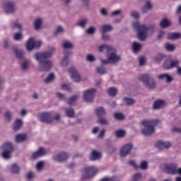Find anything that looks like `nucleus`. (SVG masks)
<instances>
[{"instance_id": "nucleus-1", "label": "nucleus", "mask_w": 181, "mask_h": 181, "mask_svg": "<svg viewBox=\"0 0 181 181\" xmlns=\"http://www.w3.org/2000/svg\"><path fill=\"white\" fill-rule=\"evenodd\" d=\"M53 53L51 52H38L35 54V59L40 63V66H41V70L42 71H49L50 69H52V62L47 60L46 59H49V57H52Z\"/></svg>"}, {"instance_id": "nucleus-33", "label": "nucleus", "mask_w": 181, "mask_h": 181, "mask_svg": "<svg viewBox=\"0 0 181 181\" xmlns=\"http://www.w3.org/2000/svg\"><path fill=\"white\" fill-rule=\"evenodd\" d=\"M15 54L18 59H22V57H23L25 55V53L21 49H16Z\"/></svg>"}, {"instance_id": "nucleus-2", "label": "nucleus", "mask_w": 181, "mask_h": 181, "mask_svg": "<svg viewBox=\"0 0 181 181\" xmlns=\"http://www.w3.org/2000/svg\"><path fill=\"white\" fill-rule=\"evenodd\" d=\"M141 124L144 127L142 130L143 135H145V136H149L155 133V127L158 124H160V121H159V119H146L143 120Z\"/></svg>"}, {"instance_id": "nucleus-60", "label": "nucleus", "mask_w": 181, "mask_h": 181, "mask_svg": "<svg viewBox=\"0 0 181 181\" xmlns=\"http://www.w3.org/2000/svg\"><path fill=\"white\" fill-rule=\"evenodd\" d=\"M13 28H15L16 29H22V25L18 23V22H15L13 23Z\"/></svg>"}, {"instance_id": "nucleus-4", "label": "nucleus", "mask_w": 181, "mask_h": 181, "mask_svg": "<svg viewBox=\"0 0 181 181\" xmlns=\"http://www.w3.org/2000/svg\"><path fill=\"white\" fill-rule=\"evenodd\" d=\"M139 80H140V81H142V83H144V84L148 88H155V87H156V83L155 82L153 78H152L148 74L140 76L139 77Z\"/></svg>"}, {"instance_id": "nucleus-18", "label": "nucleus", "mask_w": 181, "mask_h": 181, "mask_svg": "<svg viewBox=\"0 0 181 181\" xmlns=\"http://www.w3.org/2000/svg\"><path fill=\"white\" fill-rule=\"evenodd\" d=\"M99 52H103V50H107V54H110V52H114V47L110 45H102L98 47Z\"/></svg>"}, {"instance_id": "nucleus-55", "label": "nucleus", "mask_w": 181, "mask_h": 181, "mask_svg": "<svg viewBox=\"0 0 181 181\" xmlns=\"http://www.w3.org/2000/svg\"><path fill=\"white\" fill-rule=\"evenodd\" d=\"M129 165H130V166H133L134 169H139V166L136 165L134 160H130L129 162Z\"/></svg>"}, {"instance_id": "nucleus-27", "label": "nucleus", "mask_w": 181, "mask_h": 181, "mask_svg": "<svg viewBox=\"0 0 181 181\" xmlns=\"http://www.w3.org/2000/svg\"><path fill=\"white\" fill-rule=\"evenodd\" d=\"M28 136L26 134H18L16 136V142H23V141H26Z\"/></svg>"}, {"instance_id": "nucleus-40", "label": "nucleus", "mask_w": 181, "mask_h": 181, "mask_svg": "<svg viewBox=\"0 0 181 181\" xmlns=\"http://www.w3.org/2000/svg\"><path fill=\"white\" fill-rule=\"evenodd\" d=\"M114 117H115V119H119V120H122V119H124V118H125L124 115H122V113H119V112L115 113Z\"/></svg>"}, {"instance_id": "nucleus-11", "label": "nucleus", "mask_w": 181, "mask_h": 181, "mask_svg": "<svg viewBox=\"0 0 181 181\" xmlns=\"http://www.w3.org/2000/svg\"><path fill=\"white\" fill-rule=\"evenodd\" d=\"M69 73H70L72 80L76 83H80V81H81V76H80V74H78V72H77L74 66H71L69 69Z\"/></svg>"}, {"instance_id": "nucleus-38", "label": "nucleus", "mask_w": 181, "mask_h": 181, "mask_svg": "<svg viewBox=\"0 0 181 181\" xmlns=\"http://www.w3.org/2000/svg\"><path fill=\"white\" fill-rule=\"evenodd\" d=\"M165 57V55L162 54H158L157 56L154 58V61L156 63H160L162 60H163V58Z\"/></svg>"}, {"instance_id": "nucleus-45", "label": "nucleus", "mask_w": 181, "mask_h": 181, "mask_svg": "<svg viewBox=\"0 0 181 181\" xmlns=\"http://www.w3.org/2000/svg\"><path fill=\"white\" fill-rule=\"evenodd\" d=\"M86 23H87V19L80 20L78 25L81 26V28H86Z\"/></svg>"}, {"instance_id": "nucleus-15", "label": "nucleus", "mask_w": 181, "mask_h": 181, "mask_svg": "<svg viewBox=\"0 0 181 181\" xmlns=\"http://www.w3.org/2000/svg\"><path fill=\"white\" fill-rule=\"evenodd\" d=\"M170 142L169 141H158L156 144V147L158 149H168V148H170Z\"/></svg>"}, {"instance_id": "nucleus-5", "label": "nucleus", "mask_w": 181, "mask_h": 181, "mask_svg": "<svg viewBox=\"0 0 181 181\" xmlns=\"http://www.w3.org/2000/svg\"><path fill=\"white\" fill-rule=\"evenodd\" d=\"M98 172V169L95 167H87L83 170V176L82 177L83 180H87L93 177L94 175Z\"/></svg>"}, {"instance_id": "nucleus-20", "label": "nucleus", "mask_w": 181, "mask_h": 181, "mask_svg": "<svg viewBox=\"0 0 181 181\" xmlns=\"http://www.w3.org/2000/svg\"><path fill=\"white\" fill-rule=\"evenodd\" d=\"M159 80H165L167 83H172L173 81V78L167 74H163L158 76Z\"/></svg>"}, {"instance_id": "nucleus-6", "label": "nucleus", "mask_w": 181, "mask_h": 181, "mask_svg": "<svg viewBox=\"0 0 181 181\" xmlns=\"http://www.w3.org/2000/svg\"><path fill=\"white\" fill-rule=\"evenodd\" d=\"M2 149H4L2 153V156L4 159H9L11 158V154L13 152V146L12 143H5L2 146Z\"/></svg>"}, {"instance_id": "nucleus-7", "label": "nucleus", "mask_w": 181, "mask_h": 181, "mask_svg": "<svg viewBox=\"0 0 181 181\" xmlns=\"http://www.w3.org/2000/svg\"><path fill=\"white\" fill-rule=\"evenodd\" d=\"M42 46V41H35L34 37H30L26 43L27 50H33V49H40Z\"/></svg>"}, {"instance_id": "nucleus-50", "label": "nucleus", "mask_w": 181, "mask_h": 181, "mask_svg": "<svg viewBox=\"0 0 181 181\" xmlns=\"http://www.w3.org/2000/svg\"><path fill=\"white\" fill-rule=\"evenodd\" d=\"M142 177V175H141V173H136L134 176H133V181H138L139 180V179H141Z\"/></svg>"}, {"instance_id": "nucleus-48", "label": "nucleus", "mask_w": 181, "mask_h": 181, "mask_svg": "<svg viewBox=\"0 0 181 181\" xmlns=\"http://www.w3.org/2000/svg\"><path fill=\"white\" fill-rule=\"evenodd\" d=\"M63 47L64 49H71V47H73V45L70 42H65L63 44Z\"/></svg>"}, {"instance_id": "nucleus-34", "label": "nucleus", "mask_w": 181, "mask_h": 181, "mask_svg": "<svg viewBox=\"0 0 181 181\" xmlns=\"http://www.w3.org/2000/svg\"><path fill=\"white\" fill-rule=\"evenodd\" d=\"M115 135L117 136V138H124V136H125V131L117 130L115 132Z\"/></svg>"}, {"instance_id": "nucleus-47", "label": "nucleus", "mask_w": 181, "mask_h": 181, "mask_svg": "<svg viewBox=\"0 0 181 181\" xmlns=\"http://www.w3.org/2000/svg\"><path fill=\"white\" fill-rule=\"evenodd\" d=\"M96 71L98 74H105L106 73L105 69L103 66L96 68Z\"/></svg>"}, {"instance_id": "nucleus-62", "label": "nucleus", "mask_w": 181, "mask_h": 181, "mask_svg": "<svg viewBox=\"0 0 181 181\" xmlns=\"http://www.w3.org/2000/svg\"><path fill=\"white\" fill-rule=\"evenodd\" d=\"M43 165H44L43 162H42V161L38 162L37 164V169H38V170L42 169Z\"/></svg>"}, {"instance_id": "nucleus-58", "label": "nucleus", "mask_w": 181, "mask_h": 181, "mask_svg": "<svg viewBox=\"0 0 181 181\" xmlns=\"http://www.w3.org/2000/svg\"><path fill=\"white\" fill-rule=\"evenodd\" d=\"M26 177L28 180H32L33 179V173L30 172L26 174Z\"/></svg>"}, {"instance_id": "nucleus-57", "label": "nucleus", "mask_w": 181, "mask_h": 181, "mask_svg": "<svg viewBox=\"0 0 181 181\" xmlns=\"http://www.w3.org/2000/svg\"><path fill=\"white\" fill-rule=\"evenodd\" d=\"M62 88L66 90V91H70V86L66 83L62 85Z\"/></svg>"}, {"instance_id": "nucleus-3", "label": "nucleus", "mask_w": 181, "mask_h": 181, "mask_svg": "<svg viewBox=\"0 0 181 181\" xmlns=\"http://www.w3.org/2000/svg\"><path fill=\"white\" fill-rule=\"evenodd\" d=\"M132 26L137 30L138 38L139 40L144 41L148 37V30H149V28L146 27V25H141V23L137 21L134 23Z\"/></svg>"}, {"instance_id": "nucleus-59", "label": "nucleus", "mask_w": 181, "mask_h": 181, "mask_svg": "<svg viewBox=\"0 0 181 181\" xmlns=\"http://www.w3.org/2000/svg\"><path fill=\"white\" fill-rule=\"evenodd\" d=\"M86 60H88V62H94L95 60V58H94V56L93 55H88Z\"/></svg>"}, {"instance_id": "nucleus-9", "label": "nucleus", "mask_w": 181, "mask_h": 181, "mask_svg": "<svg viewBox=\"0 0 181 181\" xmlns=\"http://www.w3.org/2000/svg\"><path fill=\"white\" fill-rule=\"evenodd\" d=\"M179 67V60L169 59L166 60L163 64V68L165 70H170V69H177Z\"/></svg>"}, {"instance_id": "nucleus-39", "label": "nucleus", "mask_w": 181, "mask_h": 181, "mask_svg": "<svg viewBox=\"0 0 181 181\" xmlns=\"http://www.w3.org/2000/svg\"><path fill=\"white\" fill-rule=\"evenodd\" d=\"M108 30H112V26L110 25H103L102 26L103 33H105V32H108Z\"/></svg>"}, {"instance_id": "nucleus-31", "label": "nucleus", "mask_w": 181, "mask_h": 181, "mask_svg": "<svg viewBox=\"0 0 181 181\" xmlns=\"http://www.w3.org/2000/svg\"><path fill=\"white\" fill-rule=\"evenodd\" d=\"M78 98V95H77L71 96L68 100L69 105H73V104H74V103L77 101Z\"/></svg>"}, {"instance_id": "nucleus-30", "label": "nucleus", "mask_w": 181, "mask_h": 181, "mask_svg": "<svg viewBox=\"0 0 181 181\" xmlns=\"http://www.w3.org/2000/svg\"><path fill=\"white\" fill-rule=\"evenodd\" d=\"M139 50H141V44H139L136 42H133V52L134 53H136V52H139Z\"/></svg>"}, {"instance_id": "nucleus-24", "label": "nucleus", "mask_w": 181, "mask_h": 181, "mask_svg": "<svg viewBox=\"0 0 181 181\" xmlns=\"http://www.w3.org/2000/svg\"><path fill=\"white\" fill-rule=\"evenodd\" d=\"M100 158H101V153H100L99 152H98L95 150H93L92 151L90 160H97V159H100Z\"/></svg>"}, {"instance_id": "nucleus-64", "label": "nucleus", "mask_w": 181, "mask_h": 181, "mask_svg": "<svg viewBox=\"0 0 181 181\" xmlns=\"http://www.w3.org/2000/svg\"><path fill=\"white\" fill-rule=\"evenodd\" d=\"M103 33L102 36L103 40H110V35H105L104 34V33Z\"/></svg>"}, {"instance_id": "nucleus-52", "label": "nucleus", "mask_w": 181, "mask_h": 181, "mask_svg": "<svg viewBox=\"0 0 181 181\" xmlns=\"http://www.w3.org/2000/svg\"><path fill=\"white\" fill-rule=\"evenodd\" d=\"M141 169H148V163L146 161H142L140 165Z\"/></svg>"}, {"instance_id": "nucleus-35", "label": "nucleus", "mask_w": 181, "mask_h": 181, "mask_svg": "<svg viewBox=\"0 0 181 181\" xmlns=\"http://www.w3.org/2000/svg\"><path fill=\"white\" fill-rule=\"evenodd\" d=\"M20 170H21V168H19V166H18L16 164H13L11 165L12 173L18 174V173H19Z\"/></svg>"}, {"instance_id": "nucleus-56", "label": "nucleus", "mask_w": 181, "mask_h": 181, "mask_svg": "<svg viewBox=\"0 0 181 181\" xmlns=\"http://www.w3.org/2000/svg\"><path fill=\"white\" fill-rule=\"evenodd\" d=\"M94 32H95V28H93V27H90L87 30H86V33H88V35H93V33H94Z\"/></svg>"}, {"instance_id": "nucleus-26", "label": "nucleus", "mask_w": 181, "mask_h": 181, "mask_svg": "<svg viewBox=\"0 0 181 181\" xmlns=\"http://www.w3.org/2000/svg\"><path fill=\"white\" fill-rule=\"evenodd\" d=\"M151 9H152V4H151V1H146L145 6L142 8L141 11L143 13H146V12L151 11Z\"/></svg>"}, {"instance_id": "nucleus-61", "label": "nucleus", "mask_w": 181, "mask_h": 181, "mask_svg": "<svg viewBox=\"0 0 181 181\" xmlns=\"http://www.w3.org/2000/svg\"><path fill=\"white\" fill-rule=\"evenodd\" d=\"M28 62H24L21 64V69H23V70H26V69H28Z\"/></svg>"}, {"instance_id": "nucleus-36", "label": "nucleus", "mask_w": 181, "mask_h": 181, "mask_svg": "<svg viewBox=\"0 0 181 181\" xmlns=\"http://www.w3.org/2000/svg\"><path fill=\"white\" fill-rule=\"evenodd\" d=\"M34 26L36 30L40 29V26H42V19L38 18L34 23Z\"/></svg>"}, {"instance_id": "nucleus-23", "label": "nucleus", "mask_w": 181, "mask_h": 181, "mask_svg": "<svg viewBox=\"0 0 181 181\" xmlns=\"http://www.w3.org/2000/svg\"><path fill=\"white\" fill-rule=\"evenodd\" d=\"M95 112H96V115H98L99 118L104 117V115L106 114L105 109H104V107H100L96 109Z\"/></svg>"}, {"instance_id": "nucleus-49", "label": "nucleus", "mask_w": 181, "mask_h": 181, "mask_svg": "<svg viewBox=\"0 0 181 181\" xmlns=\"http://www.w3.org/2000/svg\"><path fill=\"white\" fill-rule=\"evenodd\" d=\"M4 117L6 121H11V119H12V114L9 111L5 113Z\"/></svg>"}, {"instance_id": "nucleus-28", "label": "nucleus", "mask_w": 181, "mask_h": 181, "mask_svg": "<svg viewBox=\"0 0 181 181\" xmlns=\"http://www.w3.org/2000/svg\"><path fill=\"white\" fill-rule=\"evenodd\" d=\"M65 112L66 114V116L69 117V118H73L74 117V109L73 108H66L65 109Z\"/></svg>"}, {"instance_id": "nucleus-8", "label": "nucleus", "mask_w": 181, "mask_h": 181, "mask_svg": "<svg viewBox=\"0 0 181 181\" xmlns=\"http://www.w3.org/2000/svg\"><path fill=\"white\" fill-rule=\"evenodd\" d=\"M121 60V57L117 56L115 52L110 53L107 59H102L101 63L103 64H109V63H118Z\"/></svg>"}, {"instance_id": "nucleus-13", "label": "nucleus", "mask_w": 181, "mask_h": 181, "mask_svg": "<svg viewBox=\"0 0 181 181\" xmlns=\"http://www.w3.org/2000/svg\"><path fill=\"white\" fill-rule=\"evenodd\" d=\"M39 118L41 122H47V124L53 121V117H52V114L49 112L40 114L39 115Z\"/></svg>"}, {"instance_id": "nucleus-12", "label": "nucleus", "mask_w": 181, "mask_h": 181, "mask_svg": "<svg viewBox=\"0 0 181 181\" xmlns=\"http://www.w3.org/2000/svg\"><path fill=\"white\" fill-rule=\"evenodd\" d=\"M132 150V144H127L123 146L120 149V156L124 158L127 156V155L131 153V151Z\"/></svg>"}, {"instance_id": "nucleus-37", "label": "nucleus", "mask_w": 181, "mask_h": 181, "mask_svg": "<svg viewBox=\"0 0 181 181\" xmlns=\"http://www.w3.org/2000/svg\"><path fill=\"white\" fill-rule=\"evenodd\" d=\"M117 93H118V90L115 88H110L108 90V94L112 97L117 95Z\"/></svg>"}, {"instance_id": "nucleus-22", "label": "nucleus", "mask_w": 181, "mask_h": 181, "mask_svg": "<svg viewBox=\"0 0 181 181\" xmlns=\"http://www.w3.org/2000/svg\"><path fill=\"white\" fill-rule=\"evenodd\" d=\"M23 124V122L21 119H17L13 124V129L14 131H19L21 129V127Z\"/></svg>"}, {"instance_id": "nucleus-53", "label": "nucleus", "mask_w": 181, "mask_h": 181, "mask_svg": "<svg viewBox=\"0 0 181 181\" xmlns=\"http://www.w3.org/2000/svg\"><path fill=\"white\" fill-rule=\"evenodd\" d=\"M21 39H22V34L21 33H17L14 34L15 40H21Z\"/></svg>"}, {"instance_id": "nucleus-46", "label": "nucleus", "mask_w": 181, "mask_h": 181, "mask_svg": "<svg viewBox=\"0 0 181 181\" xmlns=\"http://www.w3.org/2000/svg\"><path fill=\"white\" fill-rule=\"evenodd\" d=\"M100 181H119L118 177H105L102 179Z\"/></svg>"}, {"instance_id": "nucleus-63", "label": "nucleus", "mask_w": 181, "mask_h": 181, "mask_svg": "<svg viewBox=\"0 0 181 181\" xmlns=\"http://www.w3.org/2000/svg\"><path fill=\"white\" fill-rule=\"evenodd\" d=\"M139 64L141 66H144V64H145V57H141L139 59Z\"/></svg>"}, {"instance_id": "nucleus-41", "label": "nucleus", "mask_w": 181, "mask_h": 181, "mask_svg": "<svg viewBox=\"0 0 181 181\" xmlns=\"http://www.w3.org/2000/svg\"><path fill=\"white\" fill-rule=\"evenodd\" d=\"M54 78V74L51 73L47 78L45 80V83H50V81H53V79Z\"/></svg>"}, {"instance_id": "nucleus-19", "label": "nucleus", "mask_w": 181, "mask_h": 181, "mask_svg": "<svg viewBox=\"0 0 181 181\" xmlns=\"http://www.w3.org/2000/svg\"><path fill=\"white\" fill-rule=\"evenodd\" d=\"M43 155H45V150L43 148L40 147L36 152L33 153V159H37V158H40V156H43Z\"/></svg>"}, {"instance_id": "nucleus-29", "label": "nucleus", "mask_w": 181, "mask_h": 181, "mask_svg": "<svg viewBox=\"0 0 181 181\" xmlns=\"http://www.w3.org/2000/svg\"><path fill=\"white\" fill-rule=\"evenodd\" d=\"M160 28H168V26H170V22L168 21V19L164 18L163 21L160 23Z\"/></svg>"}, {"instance_id": "nucleus-54", "label": "nucleus", "mask_w": 181, "mask_h": 181, "mask_svg": "<svg viewBox=\"0 0 181 181\" xmlns=\"http://www.w3.org/2000/svg\"><path fill=\"white\" fill-rule=\"evenodd\" d=\"M131 16H132V18H134L135 19H138L139 18V13L136 11H132L131 13Z\"/></svg>"}, {"instance_id": "nucleus-32", "label": "nucleus", "mask_w": 181, "mask_h": 181, "mask_svg": "<svg viewBox=\"0 0 181 181\" xmlns=\"http://www.w3.org/2000/svg\"><path fill=\"white\" fill-rule=\"evenodd\" d=\"M123 101L125 103L126 105H132L135 103V100L129 98H124Z\"/></svg>"}, {"instance_id": "nucleus-17", "label": "nucleus", "mask_w": 181, "mask_h": 181, "mask_svg": "<svg viewBox=\"0 0 181 181\" xmlns=\"http://www.w3.org/2000/svg\"><path fill=\"white\" fill-rule=\"evenodd\" d=\"M176 168H177V165L175 163L167 164L165 166V170L167 173H170V175H175Z\"/></svg>"}, {"instance_id": "nucleus-25", "label": "nucleus", "mask_w": 181, "mask_h": 181, "mask_svg": "<svg viewBox=\"0 0 181 181\" xmlns=\"http://www.w3.org/2000/svg\"><path fill=\"white\" fill-rule=\"evenodd\" d=\"M163 105H165V101L160 100H156L153 104V109L158 110V108H160Z\"/></svg>"}, {"instance_id": "nucleus-21", "label": "nucleus", "mask_w": 181, "mask_h": 181, "mask_svg": "<svg viewBox=\"0 0 181 181\" xmlns=\"http://www.w3.org/2000/svg\"><path fill=\"white\" fill-rule=\"evenodd\" d=\"M181 34L179 33H170L168 34V39L170 40H176V39H180Z\"/></svg>"}, {"instance_id": "nucleus-51", "label": "nucleus", "mask_w": 181, "mask_h": 181, "mask_svg": "<svg viewBox=\"0 0 181 181\" xmlns=\"http://www.w3.org/2000/svg\"><path fill=\"white\" fill-rule=\"evenodd\" d=\"M63 32V27L62 26H58L56 29V31L54 33V35L56 36L58 33H62Z\"/></svg>"}, {"instance_id": "nucleus-43", "label": "nucleus", "mask_w": 181, "mask_h": 181, "mask_svg": "<svg viewBox=\"0 0 181 181\" xmlns=\"http://www.w3.org/2000/svg\"><path fill=\"white\" fill-rule=\"evenodd\" d=\"M165 49L169 52H173V50H175V45L167 43L165 44Z\"/></svg>"}, {"instance_id": "nucleus-44", "label": "nucleus", "mask_w": 181, "mask_h": 181, "mask_svg": "<svg viewBox=\"0 0 181 181\" xmlns=\"http://www.w3.org/2000/svg\"><path fill=\"white\" fill-rule=\"evenodd\" d=\"M98 124H101L102 125H107L108 124V120L105 118L100 117L98 119Z\"/></svg>"}, {"instance_id": "nucleus-42", "label": "nucleus", "mask_w": 181, "mask_h": 181, "mask_svg": "<svg viewBox=\"0 0 181 181\" xmlns=\"http://www.w3.org/2000/svg\"><path fill=\"white\" fill-rule=\"evenodd\" d=\"M62 64L64 66H69V56L65 55L62 59Z\"/></svg>"}, {"instance_id": "nucleus-10", "label": "nucleus", "mask_w": 181, "mask_h": 181, "mask_svg": "<svg viewBox=\"0 0 181 181\" xmlns=\"http://www.w3.org/2000/svg\"><path fill=\"white\" fill-rule=\"evenodd\" d=\"M95 91V88H91L86 90L83 93V100L86 101V103H93Z\"/></svg>"}, {"instance_id": "nucleus-14", "label": "nucleus", "mask_w": 181, "mask_h": 181, "mask_svg": "<svg viewBox=\"0 0 181 181\" xmlns=\"http://www.w3.org/2000/svg\"><path fill=\"white\" fill-rule=\"evenodd\" d=\"M6 13H12L15 11V4L13 1H8L4 5Z\"/></svg>"}, {"instance_id": "nucleus-16", "label": "nucleus", "mask_w": 181, "mask_h": 181, "mask_svg": "<svg viewBox=\"0 0 181 181\" xmlns=\"http://www.w3.org/2000/svg\"><path fill=\"white\" fill-rule=\"evenodd\" d=\"M54 160L57 162H64L66 159H69V154L67 153H61L53 157Z\"/></svg>"}]
</instances>
